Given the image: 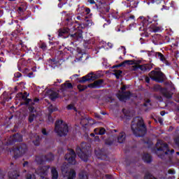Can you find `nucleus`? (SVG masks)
<instances>
[{"mask_svg": "<svg viewBox=\"0 0 179 179\" xmlns=\"http://www.w3.org/2000/svg\"><path fill=\"white\" fill-rule=\"evenodd\" d=\"M87 78L89 79V80H94L96 78H94V74L90 73L87 76Z\"/></svg>", "mask_w": 179, "mask_h": 179, "instance_id": "7c9ffc66", "label": "nucleus"}, {"mask_svg": "<svg viewBox=\"0 0 179 179\" xmlns=\"http://www.w3.org/2000/svg\"><path fill=\"white\" fill-rule=\"evenodd\" d=\"M73 108H75V107L73 106V104H70L67 106V110H73Z\"/></svg>", "mask_w": 179, "mask_h": 179, "instance_id": "4c0bfd02", "label": "nucleus"}, {"mask_svg": "<svg viewBox=\"0 0 179 179\" xmlns=\"http://www.w3.org/2000/svg\"><path fill=\"white\" fill-rule=\"evenodd\" d=\"M150 78L155 82H163L164 80V74L162 71H152L149 73Z\"/></svg>", "mask_w": 179, "mask_h": 179, "instance_id": "0eeeda50", "label": "nucleus"}, {"mask_svg": "<svg viewBox=\"0 0 179 179\" xmlns=\"http://www.w3.org/2000/svg\"><path fill=\"white\" fill-rule=\"evenodd\" d=\"M87 80H89V79L87 78V76H84L82 78V80H80V82L82 83H85V82H87Z\"/></svg>", "mask_w": 179, "mask_h": 179, "instance_id": "c9c22d12", "label": "nucleus"}, {"mask_svg": "<svg viewBox=\"0 0 179 179\" xmlns=\"http://www.w3.org/2000/svg\"><path fill=\"white\" fill-rule=\"evenodd\" d=\"M131 131L136 136H143L146 134V126L142 117H136L131 124Z\"/></svg>", "mask_w": 179, "mask_h": 179, "instance_id": "f257e3e1", "label": "nucleus"}, {"mask_svg": "<svg viewBox=\"0 0 179 179\" xmlns=\"http://www.w3.org/2000/svg\"><path fill=\"white\" fill-rule=\"evenodd\" d=\"M78 89L80 90V92H82L83 90H85V89H87V87L79 85H78Z\"/></svg>", "mask_w": 179, "mask_h": 179, "instance_id": "2f4dec72", "label": "nucleus"}, {"mask_svg": "<svg viewBox=\"0 0 179 179\" xmlns=\"http://www.w3.org/2000/svg\"><path fill=\"white\" fill-rule=\"evenodd\" d=\"M94 132H95L96 135L100 132V129H94Z\"/></svg>", "mask_w": 179, "mask_h": 179, "instance_id": "37998d69", "label": "nucleus"}, {"mask_svg": "<svg viewBox=\"0 0 179 179\" xmlns=\"http://www.w3.org/2000/svg\"><path fill=\"white\" fill-rule=\"evenodd\" d=\"M159 121L160 124H162L163 121L162 120H159Z\"/></svg>", "mask_w": 179, "mask_h": 179, "instance_id": "13d9d810", "label": "nucleus"}, {"mask_svg": "<svg viewBox=\"0 0 179 179\" xmlns=\"http://www.w3.org/2000/svg\"><path fill=\"white\" fill-rule=\"evenodd\" d=\"M88 2H89L90 3H91L92 5L96 3V2L94 1V0H88Z\"/></svg>", "mask_w": 179, "mask_h": 179, "instance_id": "de8ad7c7", "label": "nucleus"}, {"mask_svg": "<svg viewBox=\"0 0 179 179\" xmlns=\"http://www.w3.org/2000/svg\"><path fill=\"white\" fill-rule=\"evenodd\" d=\"M34 145H38V142H34Z\"/></svg>", "mask_w": 179, "mask_h": 179, "instance_id": "6e6d98bb", "label": "nucleus"}, {"mask_svg": "<svg viewBox=\"0 0 179 179\" xmlns=\"http://www.w3.org/2000/svg\"><path fill=\"white\" fill-rule=\"evenodd\" d=\"M125 138H126L125 133L121 132L117 136V142L119 143H124V142H125Z\"/></svg>", "mask_w": 179, "mask_h": 179, "instance_id": "a211bd4d", "label": "nucleus"}, {"mask_svg": "<svg viewBox=\"0 0 179 179\" xmlns=\"http://www.w3.org/2000/svg\"><path fill=\"white\" fill-rule=\"evenodd\" d=\"M159 100H162V96L158 97Z\"/></svg>", "mask_w": 179, "mask_h": 179, "instance_id": "bf43d9fd", "label": "nucleus"}, {"mask_svg": "<svg viewBox=\"0 0 179 179\" xmlns=\"http://www.w3.org/2000/svg\"><path fill=\"white\" fill-rule=\"evenodd\" d=\"M75 178H76V172H75L74 170H71L68 176V179H75Z\"/></svg>", "mask_w": 179, "mask_h": 179, "instance_id": "5701e85b", "label": "nucleus"}, {"mask_svg": "<svg viewBox=\"0 0 179 179\" xmlns=\"http://www.w3.org/2000/svg\"><path fill=\"white\" fill-rule=\"evenodd\" d=\"M46 160L51 162L54 160V155L52 154H49L45 157Z\"/></svg>", "mask_w": 179, "mask_h": 179, "instance_id": "cd10ccee", "label": "nucleus"}, {"mask_svg": "<svg viewBox=\"0 0 179 179\" xmlns=\"http://www.w3.org/2000/svg\"><path fill=\"white\" fill-rule=\"evenodd\" d=\"M34 118H36V115H34V113H31L29 117V121L30 122H33V121H34Z\"/></svg>", "mask_w": 179, "mask_h": 179, "instance_id": "c85d7f7f", "label": "nucleus"}, {"mask_svg": "<svg viewBox=\"0 0 179 179\" xmlns=\"http://www.w3.org/2000/svg\"><path fill=\"white\" fill-rule=\"evenodd\" d=\"M114 75L116 76L117 79H120V76L122 75V71L121 70H115Z\"/></svg>", "mask_w": 179, "mask_h": 179, "instance_id": "bb28decb", "label": "nucleus"}, {"mask_svg": "<svg viewBox=\"0 0 179 179\" xmlns=\"http://www.w3.org/2000/svg\"><path fill=\"white\" fill-rule=\"evenodd\" d=\"M28 96L29 94H27V92H24V94L20 92L17 94V97H20L22 100H24L25 104L29 106V111L33 113L34 111V107H33V106H34V102H33L31 99H27Z\"/></svg>", "mask_w": 179, "mask_h": 179, "instance_id": "39448f33", "label": "nucleus"}, {"mask_svg": "<svg viewBox=\"0 0 179 179\" xmlns=\"http://www.w3.org/2000/svg\"><path fill=\"white\" fill-rule=\"evenodd\" d=\"M174 144L176 146H179V137L178 136L175 138V139H174Z\"/></svg>", "mask_w": 179, "mask_h": 179, "instance_id": "f704fd0d", "label": "nucleus"}, {"mask_svg": "<svg viewBox=\"0 0 179 179\" xmlns=\"http://www.w3.org/2000/svg\"><path fill=\"white\" fill-rule=\"evenodd\" d=\"M14 138L16 141H22V136L20 134L14 135Z\"/></svg>", "mask_w": 179, "mask_h": 179, "instance_id": "473e14b6", "label": "nucleus"}, {"mask_svg": "<svg viewBox=\"0 0 179 179\" xmlns=\"http://www.w3.org/2000/svg\"><path fill=\"white\" fill-rule=\"evenodd\" d=\"M27 179H36V176L34 174H28L27 176Z\"/></svg>", "mask_w": 179, "mask_h": 179, "instance_id": "72a5a7b5", "label": "nucleus"}, {"mask_svg": "<svg viewBox=\"0 0 179 179\" xmlns=\"http://www.w3.org/2000/svg\"><path fill=\"white\" fill-rule=\"evenodd\" d=\"M9 1H15V0H9Z\"/></svg>", "mask_w": 179, "mask_h": 179, "instance_id": "774afa93", "label": "nucleus"}, {"mask_svg": "<svg viewBox=\"0 0 179 179\" xmlns=\"http://www.w3.org/2000/svg\"><path fill=\"white\" fill-rule=\"evenodd\" d=\"M49 97L52 100H55V99H58V93L56 92H54L52 90L48 91Z\"/></svg>", "mask_w": 179, "mask_h": 179, "instance_id": "dca6fc26", "label": "nucleus"}, {"mask_svg": "<svg viewBox=\"0 0 179 179\" xmlns=\"http://www.w3.org/2000/svg\"><path fill=\"white\" fill-rule=\"evenodd\" d=\"M38 100H39L38 99L36 98L34 101L37 102V101H38Z\"/></svg>", "mask_w": 179, "mask_h": 179, "instance_id": "5fc2aeb1", "label": "nucleus"}, {"mask_svg": "<svg viewBox=\"0 0 179 179\" xmlns=\"http://www.w3.org/2000/svg\"><path fill=\"white\" fill-rule=\"evenodd\" d=\"M117 98L120 101H127L131 97V92H122L117 94Z\"/></svg>", "mask_w": 179, "mask_h": 179, "instance_id": "9b49d317", "label": "nucleus"}, {"mask_svg": "<svg viewBox=\"0 0 179 179\" xmlns=\"http://www.w3.org/2000/svg\"><path fill=\"white\" fill-rule=\"evenodd\" d=\"M48 170H50V166H45L39 168L37 170L38 176H40L41 179H48L47 178V174H48Z\"/></svg>", "mask_w": 179, "mask_h": 179, "instance_id": "1a4fd4ad", "label": "nucleus"}, {"mask_svg": "<svg viewBox=\"0 0 179 179\" xmlns=\"http://www.w3.org/2000/svg\"><path fill=\"white\" fill-rule=\"evenodd\" d=\"M79 179H88L87 173L83 171L79 174Z\"/></svg>", "mask_w": 179, "mask_h": 179, "instance_id": "393cba45", "label": "nucleus"}, {"mask_svg": "<svg viewBox=\"0 0 179 179\" xmlns=\"http://www.w3.org/2000/svg\"><path fill=\"white\" fill-rule=\"evenodd\" d=\"M133 70L136 71V69H141V71H143L144 72L146 71H150L152 68H153V64H143V65H138V64H134L133 66Z\"/></svg>", "mask_w": 179, "mask_h": 179, "instance_id": "9d476101", "label": "nucleus"}, {"mask_svg": "<svg viewBox=\"0 0 179 179\" xmlns=\"http://www.w3.org/2000/svg\"><path fill=\"white\" fill-rule=\"evenodd\" d=\"M76 157V153L73 150H69V153L65 155V159L69 162L71 164H76V160L75 159Z\"/></svg>", "mask_w": 179, "mask_h": 179, "instance_id": "6e6552de", "label": "nucleus"}, {"mask_svg": "<svg viewBox=\"0 0 179 179\" xmlns=\"http://www.w3.org/2000/svg\"><path fill=\"white\" fill-rule=\"evenodd\" d=\"M103 83H104V80H97L94 81L93 83L89 84L88 87H90L91 89L101 87V86H103Z\"/></svg>", "mask_w": 179, "mask_h": 179, "instance_id": "f8f14e48", "label": "nucleus"}, {"mask_svg": "<svg viewBox=\"0 0 179 179\" xmlns=\"http://www.w3.org/2000/svg\"><path fill=\"white\" fill-rule=\"evenodd\" d=\"M77 19H78V20H80V19H81L80 15L77 16Z\"/></svg>", "mask_w": 179, "mask_h": 179, "instance_id": "864d4df0", "label": "nucleus"}, {"mask_svg": "<svg viewBox=\"0 0 179 179\" xmlns=\"http://www.w3.org/2000/svg\"><path fill=\"white\" fill-rule=\"evenodd\" d=\"M164 114H166V112H164V111L161 112V115H164Z\"/></svg>", "mask_w": 179, "mask_h": 179, "instance_id": "603ef678", "label": "nucleus"}, {"mask_svg": "<svg viewBox=\"0 0 179 179\" xmlns=\"http://www.w3.org/2000/svg\"><path fill=\"white\" fill-rule=\"evenodd\" d=\"M122 92H124V90H126L127 87H125V85H124L123 87H122Z\"/></svg>", "mask_w": 179, "mask_h": 179, "instance_id": "8fccbe9b", "label": "nucleus"}, {"mask_svg": "<svg viewBox=\"0 0 179 179\" xmlns=\"http://www.w3.org/2000/svg\"><path fill=\"white\" fill-rule=\"evenodd\" d=\"M90 136H94V134L92 133V134H90Z\"/></svg>", "mask_w": 179, "mask_h": 179, "instance_id": "4d7b16f0", "label": "nucleus"}, {"mask_svg": "<svg viewBox=\"0 0 179 179\" xmlns=\"http://www.w3.org/2000/svg\"><path fill=\"white\" fill-rule=\"evenodd\" d=\"M70 37H71L73 40H79V38H82V33L76 32L74 34H71Z\"/></svg>", "mask_w": 179, "mask_h": 179, "instance_id": "412c9836", "label": "nucleus"}, {"mask_svg": "<svg viewBox=\"0 0 179 179\" xmlns=\"http://www.w3.org/2000/svg\"><path fill=\"white\" fill-rule=\"evenodd\" d=\"M157 148H158L157 151V155H158V156L161 157V159H163V155H167L168 152H170V150L169 149V145H167V143L163 141H158L157 143Z\"/></svg>", "mask_w": 179, "mask_h": 179, "instance_id": "20e7f679", "label": "nucleus"}, {"mask_svg": "<svg viewBox=\"0 0 179 179\" xmlns=\"http://www.w3.org/2000/svg\"><path fill=\"white\" fill-rule=\"evenodd\" d=\"M106 177H108V175H106Z\"/></svg>", "mask_w": 179, "mask_h": 179, "instance_id": "0e129e2a", "label": "nucleus"}, {"mask_svg": "<svg viewBox=\"0 0 179 179\" xmlns=\"http://www.w3.org/2000/svg\"><path fill=\"white\" fill-rule=\"evenodd\" d=\"M143 160L145 162V163H150L152 162V157L149 154H144L143 156Z\"/></svg>", "mask_w": 179, "mask_h": 179, "instance_id": "4be33fe9", "label": "nucleus"}, {"mask_svg": "<svg viewBox=\"0 0 179 179\" xmlns=\"http://www.w3.org/2000/svg\"><path fill=\"white\" fill-rule=\"evenodd\" d=\"M48 120L50 121V122H54V120L52 119V117H51V115L48 116Z\"/></svg>", "mask_w": 179, "mask_h": 179, "instance_id": "a19ab883", "label": "nucleus"}, {"mask_svg": "<svg viewBox=\"0 0 179 179\" xmlns=\"http://www.w3.org/2000/svg\"><path fill=\"white\" fill-rule=\"evenodd\" d=\"M24 166H26V164H24Z\"/></svg>", "mask_w": 179, "mask_h": 179, "instance_id": "69168bd1", "label": "nucleus"}, {"mask_svg": "<svg viewBox=\"0 0 179 179\" xmlns=\"http://www.w3.org/2000/svg\"><path fill=\"white\" fill-rule=\"evenodd\" d=\"M94 141H96V142H99V141H100V137H99V136H96L94 137Z\"/></svg>", "mask_w": 179, "mask_h": 179, "instance_id": "49530a36", "label": "nucleus"}, {"mask_svg": "<svg viewBox=\"0 0 179 179\" xmlns=\"http://www.w3.org/2000/svg\"><path fill=\"white\" fill-rule=\"evenodd\" d=\"M134 62L132 60H125L124 62H122L119 66H127V65H132Z\"/></svg>", "mask_w": 179, "mask_h": 179, "instance_id": "b1692460", "label": "nucleus"}, {"mask_svg": "<svg viewBox=\"0 0 179 179\" xmlns=\"http://www.w3.org/2000/svg\"><path fill=\"white\" fill-rule=\"evenodd\" d=\"M18 10H19V12H22L23 11V8L22 7H19L18 8Z\"/></svg>", "mask_w": 179, "mask_h": 179, "instance_id": "3c124183", "label": "nucleus"}, {"mask_svg": "<svg viewBox=\"0 0 179 179\" xmlns=\"http://www.w3.org/2000/svg\"><path fill=\"white\" fill-rule=\"evenodd\" d=\"M36 162H37V163H38L39 164H41V163H43V160H41V158L39 157H37L36 158Z\"/></svg>", "mask_w": 179, "mask_h": 179, "instance_id": "e433bc0d", "label": "nucleus"}, {"mask_svg": "<svg viewBox=\"0 0 179 179\" xmlns=\"http://www.w3.org/2000/svg\"><path fill=\"white\" fill-rule=\"evenodd\" d=\"M87 152H89V145H87V143H83L81 144V147H78L76 148L77 155H78L80 158H81L84 162H87V159L89 157Z\"/></svg>", "mask_w": 179, "mask_h": 179, "instance_id": "7ed1b4c3", "label": "nucleus"}, {"mask_svg": "<svg viewBox=\"0 0 179 179\" xmlns=\"http://www.w3.org/2000/svg\"><path fill=\"white\" fill-rule=\"evenodd\" d=\"M55 131L59 136H65L69 132L68 124L62 120H58L55 123Z\"/></svg>", "mask_w": 179, "mask_h": 179, "instance_id": "f03ea898", "label": "nucleus"}, {"mask_svg": "<svg viewBox=\"0 0 179 179\" xmlns=\"http://www.w3.org/2000/svg\"><path fill=\"white\" fill-rule=\"evenodd\" d=\"M73 87L72 86V83L66 82L64 84L62 85V92H65L66 89H72Z\"/></svg>", "mask_w": 179, "mask_h": 179, "instance_id": "aec40b11", "label": "nucleus"}, {"mask_svg": "<svg viewBox=\"0 0 179 179\" xmlns=\"http://www.w3.org/2000/svg\"><path fill=\"white\" fill-rule=\"evenodd\" d=\"M59 2H61V1H62V0H59Z\"/></svg>", "mask_w": 179, "mask_h": 179, "instance_id": "338daca9", "label": "nucleus"}, {"mask_svg": "<svg viewBox=\"0 0 179 179\" xmlns=\"http://www.w3.org/2000/svg\"><path fill=\"white\" fill-rule=\"evenodd\" d=\"M85 12H86L87 15H89V13H90V8H85Z\"/></svg>", "mask_w": 179, "mask_h": 179, "instance_id": "c03bdc74", "label": "nucleus"}, {"mask_svg": "<svg viewBox=\"0 0 179 179\" xmlns=\"http://www.w3.org/2000/svg\"><path fill=\"white\" fill-rule=\"evenodd\" d=\"M108 23H109V24L110 23V20H108Z\"/></svg>", "mask_w": 179, "mask_h": 179, "instance_id": "052dcab7", "label": "nucleus"}, {"mask_svg": "<svg viewBox=\"0 0 179 179\" xmlns=\"http://www.w3.org/2000/svg\"><path fill=\"white\" fill-rule=\"evenodd\" d=\"M59 36L62 37V36H65V34H68L69 33V28H62L59 29L58 31Z\"/></svg>", "mask_w": 179, "mask_h": 179, "instance_id": "f3484780", "label": "nucleus"}, {"mask_svg": "<svg viewBox=\"0 0 179 179\" xmlns=\"http://www.w3.org/2000/svg\"><path fill=\"white\" fill-rule=\"evenodd\" d=\"M20 176L19 171H13V172L8 173V177L10 179H18L17 177Z\"/></svg>", "mask_w": 179, "mask_h": 179, "instance_id": "4468645a", "label": "nucleus"}, {"mask_svg": "<svg viewBox=\"0 0 179 179\" xmlns=\"http://www.w3.org/2000/svg\"><path fill=\"white\" fill-rule=\"evenodd\" d=\"M171 152H174V150H172Z\"/></svg>", "mask_w": 179, "mask_h": 179, "instance_id": "e2e57ef3", "label": "nucleus"}, {"mask_svg": "<svg viewBox=\"0 0 179 179\" xmlns=\"http://www.w3.org/2000/svg\"><path fill=\"white\" fill-rule=\"evenodd\" d=\"M51 177L52 179H58V171L55 167L51 168Z\"/></svg>", "mask_w": 179, "mask_h": 179, "instance_id": "6ab92c4d", "label": "nucleus"}, {"mask_svg": "<svg viewBox=\"0 0 179 179\" xmlns=\"http://www.w3.org/2000/svg\"><path fill=\"white\" fill-rule=\"evenodd\" d=\"M145 80L147 83H149L150 82V78L149 77H145Z\"/></svg>", "mask_w": 179, "mask_h": 179, "instance_id": "79ce46f5", "label": "nucleus"}, {"mask_svg": "<svg viewBox=\"0 0 179 179\" xmlns=\"http://www.w3.org/2000/svg\"><path fill=\"white\" fill-rule=\"evenodd\" d=\"M150 31H153L154 33H157V31H160V27H153L152 25H151L150 27Z\"/></svg>", "mask_w": 179, "mask_h": 179, "instance_id": "a878e982", "label": "nucleus"}, {"mask_svg": "<svg viewBox=\"0 0 179 179\" xmlns=\"http://www.w3.org/2000/svg\"><path fill=\"white\" fill-rule=\"evenodd\" d=\"M42 134L43 135H47V131L45 130V129H42Z\"/></svg>", "mask_w": 179, "mask_h": 179, "instance_id": "09e8293b", "label": "nucleus"}, {"mask_svg": "<svg viewBox=\"0 0 179 179\" xmlns=\"http://www.w3.org/2000/svg\"><path fill=\"white\" fill-rule=\"evenodd\" d=\"M20 76H22V73H16L15 74V78H20Z\"/></svg>", "mask_w": 179, "mask_h": 179, "instance_id": "ea45409f", "label": "nucleus"}, {"mask_svg": "<svg viewBox=\"0 0 179 179\" xmlns=\"http://www.w3.org/2000/svg\"><path fill=\"white\" fill-rule=\"evenodd\" d=\"M106 134V129L104 128L99 129V131L96 133V135H104Z\"/></svg>", "mask_w": 179, "mask_h": 179, "instance_id": "c756f323", "label": "nucleus"}, {"mask_svg": "<svg viewBox=\"0 0 179 179\" xmlns=\"http://www.w3.org/2000/svg\"><path fill=\"white\" fill-rule=\"evenodd\" d=\"M162 94L164 97H166V99H171V97H173V92L166 89L162 90Z\"/></svg>", "mask_w": 179, "mask_h": 179, "instance_id": "2eb2a0df", "label": "nucleus"}, {"mask_svg": "<svg viewBox=\"0 0 179 179\" xmlns=\"http://www.w3.org/2000/svg\"><path fill=\"white\" fill-rule=\"evenodd\" d=\"M41 48H42V50H45V48H47V45H45V43H42L41 45Z\"/></svg>", "mask_w": 179, "mask_h": 179, "instance_id": "58836bf2", "label": "nucleus"}, {"mask_svg": "<svg viewBox=\"0 0 179 179\" xmlns=\"http://www.w3.org/2000/svg\"><path fill=\"white\" fill-rule=\"evenodd\" d=\"M15 159L23 156L26 152H27V146L24 144H22L13 150Z\"/></svg>", "mask_w": 179, "mask_h": 179, "instance_id": "423d86ee", "label": "nucleus"}, {"mask_svg": "<svg viewBox=\"0 0 179 179\" xmlns=\"http://www.w3.org/2000/svg\"><path fill=\"white\" fill-rule=\"evenodd\" d=\"M168 173H169V174H174V170H173V169H169V170L168 171Z\"/></svg>", "mask_w": 179, "mask_h": 179, "instance_id": "a18cd8bd", "label": "nucleus"}, {"mask_svg": "<svg viewBox=\"0 0 179 179\" xmlns=\"http://www.w3.org/2000/svg\"><path fill=\"white\" fill-rule=\"evenodd\" d=\"M176 154L179 155V152H177Z\"/></svg>", "mask_w": 179, "mask_h": 179, "instance_id": "680f3d73", "label": "nucleus"}, {"mask_svg": "<svg viewBox=\"0 0 179 179\" xmlns=\"http://www.w3.org/2000/svg\"><path fill=\"white\" fill-rule=\"evenodd\" d=\"M156 57H158V58L160 59V61H162L164 64H166V65H170V62L164 57V55L162 54L161 52H157Z\"/></svg>", "mask_w": 179, "mask_h": 179, "instance_id": "ddd939ff", "label": "nucleus"}]
</instances>
